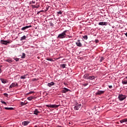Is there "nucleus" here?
I'll use <instances>...</instances> for the list:
<instances>
[{"label": "nucleus", "mask_w": 127, "mask_h": 127, "mask_svg": "<svg viewBox=\"0 0 127 127\" xmlns=\"http://www.w3.org/2000/svg\"><path fill=\"white\" fill-rule=\"evenodd\" d=\"M67 31H68V30H66L62 32L61 34H60L58 36V38H60V39L65 38V37H66V36L67 35H66V33H67Z\"/></svg>", "instance_id": "1"}, {"label": "nucleus", "mask_w": 127, "mask_h": 127, "mask_svg": "<svg viewBox=\"0 0 127 127\" xmlns=\"http://www.w3.org/2000/svg\"><path fill=\"white\" fill-rule=\"evenodd\" d=\"M127 98V96L124 95L123 94H119L118 96V99L119 101H124V100L126 99Z\"/></svg>", "instance_id": "2"}, {"label": "nucleus", "mask_w": 127, "mask_h": 127, "mask_svg": "<svg viewBox=\"0 0 127 127\" xmlns=\"http://www.w3.org/2000/svg\"><path fill=\"white\" fill-rule=\"evenodd\" d=\"M0 43L1 44H3L4 45H7V44H9V43H11V41H4L1 40Z\"/></svg>", "instance_id": "3"}, {"label": "nucleus", "mask_w": 127, "mask_h": 127, "mask_svg": "<svg viewBox=\"0 0 127 127\" xmlns=\"http://www.w3.org/2000/svg\"><path fill=\"white\" fill-rule=\"evenodd\" d=\"M81 107H82V104H79V103H76L74 105V110L78 111V110H79Z\"/></svg>", "instance_id": "4"}, {"label": "nucleus", "mask_w": 127, "mask_h": 127, "mask_svg": "<svg viewBox=\"0 0 127 127\" xmlns=\"http://www.w3.org/2000/svg\"><path fill=\"white\" fill-rule=\"evenodd\" d=\"M46 107L48 108H58L59 107V105H57L56 104L54 105H46Z\"/></svg>", "instance_id": "5"}, {"label": "nucleus", "mask_w": 127, "mask_h": 127, "mask_svg": "<svg viewBox=\"0 0 127 127\" xmlns=\"http://www.w3.org/2000/svg\"><path fill=\"white\" fill-rule=\"evenodd\" d=\"M16 86H18V83L17 82H14L12 83L10 86L9 87V88L10 89L11 88H13V87H16Z\"/></svg>", "instance_id": "6"}, {"label": "nucleus", "mask_w": 127, "mask_h": 127, "mask_svg": "<svg viewBox=\"0 0 127 127\" xmlns=\"http://www.w3.org/2000/svg\"><path fill=\"white\" fill-rule=\"evenodd\" d=\"M75 44H76L77 46L78 47H82V43H81L80 40H78L75 43Z\"/></svg>", "instance_id": "7"}, {"label": "nucleus", "mask_w": 127, "mask_h": 127, "mask_svg": "<svg viewBox=\"0 0 127 127\" xmlns=\"http://www.w3.org/2000/svg\"><path fill=\"white\" fill-rule=\"evenodd\" d=\"M105 93V91L103 90H98L96 93V95H103Z\"/></svg>", "instance_id": "8"}, {"label": "nucleus", "mask_w": 127, "mask_h": 127, "mask_svg": "<svg viewBox=\"0 0 127 127\" xmlns=\"http://www.w3.org/2000/svg\"><path fill=\"white\" fill-rule=\"evenodd\" d=\"M70 90L65 87H64L62 91V93H67V92H70Z\"/></svg>", "instance_id": "9"}, {"label": "nucleus", "mask_w": 127, "mask_h": 127, "mask_svg": "<svg viewBox=\"0 0 127 127\" xmlns=\"http://www.w3.org/2000/svg\"><path fill=\"white\" fill-rule=\"evenodd\" d=\"M122 84L123 85H127V76H126L124 79L122 80Z\"/></svg>", "instance_id": "10"}, {"label": "nucleus", "mask_w": 127, "mask_h": 127, "mask_svg": "<svg viewBox=\"0 0 127 127\" xmlns=\"http://www.w3.org/2000/svg\"><path fill=\"white\" fill-rule=\"evenodd\" d=\"M98 24L99 25H108V22H100Z\"/></svg>", "instance_id": "11"}, {"label": "nucleus", "mask_w": 127, "mask_h": 127, "mask_svg": "<svg viewBox=\"0 0 127 127\" xmlns=\"http://www.w3.org/2000/svg\"><path fill=\"white\" fill-rule=\"evenodd\" d=\"M40 112L38 111V110L35 109L34 111V115H36V116H38V114H39Z\"/></svg>", "instance_id": "12"}, {"label": "nucleus", "mask_w": 127, "mask_h": 127, "mask_svg": "<svg viewBox=\"0 0 127 127\" xmlns=\"http://www.w3.org/2000/svg\"><path fill=\"white\" fill-rule=\"evenodd\" d=\"M29 27H31V26H26L23 28H21V30H25L27 29V28H29Z\"/></svg>", "instance_id": "13"}, {"label": "nucleus", "mask_w": 127, "mask_h": 127, "mask_svg": "<svg viewBox=\"0 0 127 127\" xmlns=\"http://www.w3.org/2000/svg\"><path fill=\"white\" fill-rule=\"evenodd\" d=\"M29 124V122L28 121H24L22 123V125L23 126H27Z\"/></svg>", "instance_id": "14"}, {"label": "nucleus", "mask_w": 127, "mask_h": 127, "mask_svg": "<svg viewBox=\"0 0 127 127\" xmlns=\"http://www.w3.org/2000/svg\"><path fill=\"white\" fill-rule=\"evenodd\" d=\"M89 74H85L84 76H83V78L84 79H87V80H88V79H89Z\"/></svg>", "instance_id": "15"}, {"label": "nucleus", "mask_w": 127, "mask_h": 127, "mask_svg": "<svg viewBox=\"0 0 127 127\" xmlns=\"http://www.w3.org/2000/svg\"><path fill=\"white\" fill-rule=\"evenodd\" d=\"M54 82H50V83H48V86H49V87H51L52 86H53V85H54Z\"/></svg>", "instance_id": "16"}, {"label": "nucleus", "mask_w": 127, "mask_h": 127, "mask_svg": "<svg viewBox=\"0 0 127 127\" xmlns=\"http://www.w3.org/2000/svg\"><path fill=\"white\" fill-rule=\"evenodd\" d=\"M5 110H14L13 108L12 107H4Z\"/></svg>", "instance_id": "17"}, {"label": "nucleus", "mask_w": 127, "mask_h": 127, "mask_svg": "<svg viewBox=\"0 0 127 127\" xmlns=\"http://www.w3.org/2000/svg\"><path fill=\"white\" fill-rule=\"evenodd\" d=\"M46 60H47L48 61H51V62H54V60L50 58H47L46 59Z\"/></svg>", "instance_id": "18"}, {"label": "nucleus", "mask_w": 127, "mask_h": 127, "mask_svg": "<svg viewBox=\"0 0 127 127\" xmlns=\"http://www.w3.org/2000/svg\"><path fill=\"white\" fill-rule=\"evenodd\" d=\"M95 76H88V80H94L95 79Z\"/></svg>", "instance_id": "19"}, {"label": "nucleus", "mask_w": 127, "mask_h": 127, "mask_svg": "<svg viewBox=\"0 0 127 127\" xmlns=\"http://www.w3.org/2000/svg\"><path fill=\"white\" fill-rule=\"evenodd\" d=\"M127 122V119H123V120L120 121V123L121 124H123V123H126Z\"/></svg>", "instance_id": "20"}, {"label": "nucleus", "mask_w": 127, "mask_h": 127, "mask_svg": "<svg viewBox=\"0 0 127 127\" xmlns=\"http://www.w3.org/2000/svg\"><path fill=\"white\" fill-rule=\"evenodd\" d=\"M25 39H26V36H23V37H22L21 38L20 40H21V41L22 40H25Z\"/></svg>", "instance_id": "21"}, {"label": "nucleus", "mask_w": 127, "mask_h": 127, "mask_svg": "<svg viewBox=\"0 0 127 127\" xmlns=\"http://www.w3.org/2000/svg\"><path fill=\"white\" fill-rule=\"evenodd\" d=\"M1 81L3 84H6V80L3 79H1Z\"/></svg>", "instance_id": "22"}, {"label": "nucleus", "mask_w": 127, "mask_h": 127, "mask_svg": "<svg viewBox=\"0 0 127 127\" xmlns=\"http://www.w3.org/2000/svg\"><path fill=\"white\" fill-rule=\"evenodd\" d=\"M61 67H62V68H64L66 67V64H61Z\"/></svg>", "instance_id": "23"}, {"label": "nucleus", "mask_w": 127, "mask_h": 127, "mask_svg": "<svg viewBox=\"0 0 127 127\" xmlns=\"http://www.w3.org/2000/svg\"><path fill=\"white\" fill-rule=\"evenodd\" d=\"M26 76H27L26 74L21 76L20 79H25L26 78Z\"/></svg>", "instance_id": "24"}, {"label": "nucleus", "mask_w": 127, "mask_h": 127, "mask_svg": "<svg viewBox=\"0 0 127 127\" xmlns=\"http://www.w3.org/2000/svg\"><path fill=\"white\" fill-rule=\"evenodd\" d=\"M32 99H34V98H33V97L32 96H30L27 98V100H28L29 101H31Z\"/></svg>", "instance_id": "25"}, {"label": "nucleus", "mask_w": 127, "mask_h": 127, "mask_svg": "<svg viewBox=\"0 0 127 127\" xmlns=\"http://www.w3.org/2000/svg\"><path fill=\"white\" fill-rule=\"evenodd\" d=\"M83 38L84 40H87L88 39V36L85 35L83 37Z\"/></svg>", "instance_id": "26"}, {"label": "nucleus", "mask_w": 127, "mask_h": 127, "mask_svg": "<svg viewBox=\"0 0 127 127\" xmlns=\"http://www.w3.org/2000/svg\"><path fill=\"white\" fill-rule=\"evenodd\" d=\"M21 58H22V59H24V58H25V54L24 53H22V56Z\"/></svg>", "instance_id": "27"}, {"label": "nucleus", "mask_w": 127, "mask_h": 127, "mask_svg": "<svg viewBox=\"0 0 127 127\" xmlns=\"http://www.w3.org/2000/svg\"><path fill=\"white\" fill-rule=\"evenodd\" d=\"M105 60V58H104V57H101V59L100 60V62H103V61Z\"/></svg>", "instance_id": "28"}, {"label": "nucleus", "mask_w": 127, "mask_h": 127, "mask_svg": "<svg viewBox=\"0 0 127 127\" xmlns=\"http://www.w3.org/2000/svg\"><path fill=\"white\" fill-rule=\"evenodd\" d=\"M7 62H8V63H12V61L11 60H7L6 61Z\"/></svg>", "instance_id": "29"}, {"label": "nucleus", "mask_w": 127, "mask_h": 127, "mask_svg": "<svg viewBox=\"0 0 127 127\" xmlns=\"http://www.w3.org/2000/svg\"><path fill=\"white\" fill-rule=\"evenodd\" d=\"M3 95L5 96V97H6V98L8 97V94H7V93H4Z\"/></svg>", "instance_id": "30"}, {"label": "nucleus", "mask_w": 127, "mask_h": 127, "mask_svg": "<svg viewBox=\"0 0 127 127\" xmlns=\"http://www.w3.org/2000/svg\"><path fill=\"white\" fill-rule=\"evenodd\" d=\"M50 24L51 26H54V24H53L52 22H50Z\"/></svg>", "instance_id": "31"}, {"label": "nucleus", "mask_w": 127, "mask_h": 127, "mask_svg": "<svg viewBox=\"0 0 127 127\" xmlns=\"http://www.w3.org/2000/svg\"><path fill=\"white\" fill-rule=\"evenodd\" d=\"M83 86L86 87V86H88V83H83L82 84Z\"/></svg>", "instance_id": "32"}, {"label": "nucleus", "mask_w": 127, "mask_h": 127, "mask_svg": "<svg viewBox=\"0 0 127 127\" xmlns=\"http://www.w3.org/2000/svg\"><path fill=\"white\" fill-rule=\"evenodd\" d=\"M1 103H2V104H4V105H6V102H4V101H1Z\"/></svg>", "instance_id": "33"}, {"label": "nucleus", "mask_w": 127, "mask_h": 127, "mask_svg": "<svg viewBox=\"0 0 127 127\" xmlns=\"http://www.w3.org/2000/svg\"><path fill=\"white\" fill-rule=\"evenodd\" d=\"M58 14H62V12L61 11H59L57 12Z\"/></svg>", "instance_id": "34"}, {"label": "nucleus", "mask_w": 127, "mask_h": 127, "mask_svg": "<svg viewBox=\"0 0 127 127\" xmlns=\"http://www.w3.org/2000/svg\"><path fill=\"white\" fill-rule=\"evenodd\" d=\"M33 93H34V92H33V91H30V92L28 93V94H33Z\"/></svg>", "instance_id": "35"}, {"label": "nucleus", "mask_w": 127, "mask_h": 127, "mask_svg": "<svg viewBox=\"0 0 127 127\" xmlns=\"http://www.w3.org/2000/svg\"><path fill=\"white\" fill-rule=\"evenodd\" d=\"M2 67V66H0V73H1L2 70H1V68Z\"/></svg>", "instance_id": "36"}, {"label": "nucleus", "mask_w": 127, "mask_h": 127, "mask_svg": "<svg viewBox=\"0 0 127 127\" xmlns=\"http://www.w3.org/2000/svg\"><path fill=\"white\" fill-rule=\"evenodd\" d=\"M15 60L16 62H17L18 61H19V59H15Z\"/></svg>", "instance_id": "37"}, {"label": "nucleus", "mask_w": 127, "mask_h": 127, "mask_svg": "<svg viewBox=\"0 0 127 127\" xmlns=\"http://www.w3.org/2000/svg\"><path fill=\"white\" fill-rule=\"evenodd\" d=\"M24 105H25V104H24V103H23V102H21V106H24Z\"/></svg>", "instance_id": "38"}, {"label": "nucleus", "mask_w": 127, "mask_h": 127, "mask_svg": "<svg viewBox=\"0 0 127 127\" xmlns=\"http://www.w3.org/2000/svg\"><path fill=\"white\" fill-rule=\"evenodd\" d=\"M109 89H112V88H113V86H112V85H109Z\"/></svg>", "instance_id": "39"}, {"label": "nucleus", "mask_w": 127, "mask_h": 127, "mask_svg": "<svg viewBox=\"0 0 127 127\" xmlns=\"http://www.w3.org/2000/svg\"><path fill=\"white\" fill-rule=\"evenodd\" d=\"M39 7V5L35 7V8H38Z\"/></svg>", "instance_id": "40"}, {"label": "nucleus", "mask_w": 127, "mask_h": 127, "mask_svg": "<svg viewBox=\"0 0 127 127\" xmlns=\"http://www.w3.org/2000/svg\"><path fill=\"white\" fill-rule=\"evenodd\" d=\"M95 42L96 43H98L99 42V41L98 40H95Z\"/></svg>", "instance_id": "41"}, {"label": "nucleus", "mask_w": 127, "mask_h": 127, "mask_svg": "<svg viewBox=\"0 0 127 127\" xmlns=\"http://www.w3.org/2000/svg\"><path fill=\"white\" fill-rule=\"evenodd\" d=\"M67 36H68V37L69 38H72V36H71L67 35Z\"/></svg>", "instance_id": "42"}, {"label": "nucleus", "mask_w": 127, "mask_h": 127, "mask_svg": "<svg viewBox=\"0 0 127 127\" xmlns=\"http://www.w3.org/2000/svg\"><path fill=\"white\" fill-rule=\"evenodd\" d=\"M32 3H35V1H32Z\"/></svg>", "instance_id": "43"}, {"label": "nucleus", "mask_w": 127, "mask_h": 127, "mask_svg": "<svg viewBox=\"0 0 127 127\" xmlns=\"http://www.w3.org/2000/svg\"><path fill=\"white\" fill-rule=\"evenodd\" d=\"M35 80H36V78H34V79H33V81H35Z\"/></svg>", "instance_id": "44"}, {"label": "nucleus", "mask_w": 127, "mask_h": 127, "mask_svg": "<svg viewBox=\"0 0 127 127\" xmlns=\"http://www.w3.org/2000/svg\"><path fill=\"white\" fill-rule=\"evenodd\" d=\"M125 35H126V36L127 37V32L126 33H125Z\"/></svg>", "instance_id": "45"}, {"label": "nucleus", "mask_w": 127, "mask_h": 127, "mask_svg": "<svg viewBox=\"0 0 127 127\" xmlns=\"http://www.w3.org/2000/svg\"><path fill=\"white\" fill-rule=\"evenodd\" d=\"M33 7L35 8L36 6L35 5H33Z\"/></svg>", "instance_id": "46"}]
</instances>
